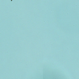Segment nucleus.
Wrapping results in <instances>:
<instances>
[{
	"label": "nucleus",
	"mask_w": 79,
	"mask_h": 79,
	"mask_svg": "<svg viewBox=\"0 0 79 79\" xmlns=\"http://www.w3.org/2000/svg\"><path fill=\"white\" fill-rule=\"evenodd\" d=\"M11 1H12V0H11Z\"/></svg>",
	"instance_id": "f257e3e1"
}]
</instances>
